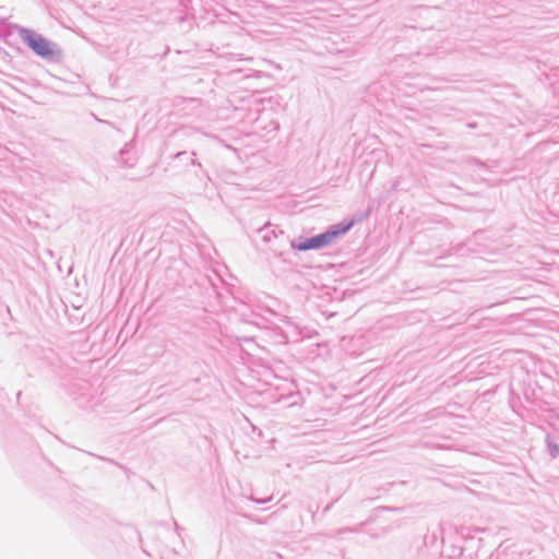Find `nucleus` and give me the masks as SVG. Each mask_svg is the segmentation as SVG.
Returning <instances> with one entry per match:
<instances>
[{
    "label": "nucleus",
    "mask_w": 559,
    "mask_h": 559,
    "mask_svg": "<svg viewBox=\"0 0 559 559\" xmlns=\"http://www.w3.org/2000/svg\"><path fill=\"white\" fill-rule=\"evenodd\" d=\"M356 224L355 219H343L329 226L323 233L311 237H299L289 241L290 248L296 251L319 250L330 246L335 239L346 235Z\"/></svg>",
    "instance_id": "obj_1"
},
{
    "label": "nucleus",
    "mask_w": 559,
    "mask_h": 559,
    "mask_svg": "<svg viewBox=\"0 0 559 559\" xmlns=\"http://www.w3.org/2000/svg\"><path fill=\"white\" fill-rule=\"evenodd\" d=\"M21 40L39 58L47 62L59 63L63 59L62 49L58 44L46 38L34 29L16 25Z\"/></svg>",
    "instance_id": "obj_2"
},
{
    "label": "nucleus",
    "mask_w": 559,
    "mask_h": 559,
    "mask_svg": "<svg viewBox=\"0 0 559 559\" xmlns=\"http://www.w3.org/2000/svg\"><path fill=\"white\" fill-rule=\"evenodd\" d=\"M479 543L480 539H474L473 537L465 539L457 536L451 544H447L444 539H442V554L449 559H472V552L469 550L475 547V544L478 546Z\"/></svg>",
    "instance_id": "obj_3"
},
{
    "label": "nucleus",
    "mask_w": 559,
    "mask_h": 559,
    "mask_svg": "<svg viewBox=\"0 0 559 559\" xmlns=\"http://www.w3.org/2000/svg\"><path fill=\"white\" fill-rule=\"evenodd\" d=\"M259 233L261 234L262 240L265 242H271L273 239H281L284 243L290 241L288 236L285 235L284 230L271 224H266L261 227Z\"/></svg>",
    "instance_id": "obj_4"
},
{
    "label": "nucleus",
    "mask_w": 559,
    "mask_h": 559,
    "mask_svg": "<svg viewBox=\"0 0 559 559\" xmlns=\"http://www.w3.org/2000/svg\"><path fill=\"white\" fill-rule=\"evenodd\" d=\"M195 153L191 152L188 153L186 151L177 152L174 155H171V159L174 162H179L183 167L188 166H197L202 170V165L199 163L195 158Z\"/></svg>",
    "instance_id": "obj_5"
},
{
    "label": "nucleus",
    "mask_w": 559,
    "mask_h": 559,
    "mask_svg": "<svg viewBox=\"0 0 559 559\" xmlns=\"http://www.w3.org/2000/svg\"><path fill=\"white\" fill-rule=\"evenodd\" d=\"M523 395L527 403L538 406L540 409H545V401L543 399H539L536 394V391L534 388H531L530 385L525 386L523 389Z\"/></svg>",
    "instance_id": "obj_6"
},
{
    "label": "nucleus",
    "mask_w": 559,
    "mask_h": 559,
    "mask_svg": "<svg viewBox=\"0 0 559 559\" xmlns=\"http://www.w3.org/2000/svg\"><path fill=\"white\" fill-rule=\"evenodd\" d=\"M130 153V145L129 144H126L123 148L120 150L119 152V164H121L122 166L124 167H133L134 166V163H135V159L134 158H130V157H126L128 156Z\"/></svg>",
    "instance_id": "obj_7"
},
{
    "label": "nucleus",
    "mask_w": 559,
    "mask_h": 559,
    "mask_svg": "<svg viewBox=\"0 0 559 559\" xmlns=\"http://www.w3.org/2000/svg\"><path fill=\"white\" fill-rule=\"evenodd\" d=\"M545 442H546L547 451H548V454L550 455V457H552V459L558 457L559 456V444L556 442L555 438L551 437L550 435H547Z\"/></svg>",
    "instance_id": "obj_8"
},
{
    "label": "nucleus",
    "mask_w": 559,
    "mask_h": 559,
    "mask_svg": "<svg viewBox=\"0 0 559 559\" xmlns=\"http://www.w3.org/2000/svg\"><path fill=\"white\" fill-rule=\"evenodd\" d=\"M366 524V522H361L357 527H354V528H349V527H343V528H340L335 532H332V533H322L321 535L325 536V537H329V538H334L343 533H347V532H359L360 528Z\"/></svg>",
    "instance_id": "obj_9"
},
{
    "label": "nucleus",
    "mask_w": 559,
    "mask_h": 559,
    "mask_svg": "<svg viewBox=\"0 0 559 559\" xmlns=\"http://www.w3.org/2000/svg\"><path fill=\"white\" fill-rule=\"evenodd\" d=\"M438 534L436 532H432V533H427L425 536H424V545L426 547H432L436 545L437 540H438Z\"/></svg>",
    "instance_id": "obj_10"
},
{
    "label": "nucleus",
    "mask_w": 559,
    "mask_h": 559,
    "mask_svg": "<svg viewBox=\"0 0 559 559\" xmlns=\"http://www.w3.org/2000/svg\"><path fill=\"white\" fill-rule=\"evenodd\" d=\"M274 341H275V343H278V344H287L289 342L286 332H284L282 330H278L277 332H275Z\"/></svg>",
    "instance_id": "obj_11"
},
{
    "label": "nucleus",
    "mask_w": 559,
    "mask_h": 559,
    "mask_svg": "<svg viewBox=\"0 0 559 559\" xmlns=\"http://www.w3.org/2000/svg\"><path fill=\"white\" fill-rule=\"evenodd\" d=\"M424 445L426 448L438 449V450H449V449H451V447L445 444V443L432 442V441H426L424 443Z\"/></svg>",
    "instance_id": "obj_12"
},
{
    "label": "nucleus",
    "mask_w": 559,
    "mask_h": 559,
    "mask_svg": "<svg viewBox=\"0 0 559 559\" xmlns=\"http://www.w3.org/2000/svg\"><path fill=\"white\" fill-rule=\"evenodd\" d=\"M263 317L259 313H255V312H252L248 319H246L245 321L248 322V323H251V324H254L257 326L260 325V321L259 320H262Z\"/></svg>",
    "instance_id": "obj_13"
},
{
    "label": "nucleus",
    "mask_w": 559,
    "mask_h": 559,
    "mask_svg": "<svg viewBox=\"0 0 559 559\" xmlns=\"http://www.w3.org/2000/svg\"><path fill=\"white\" fill-rule=\"evenodd\" d=\"M270 500H271V498H269V499H253V501H255L257 503H260V504L266 503Z\"/></svg>",
    "instance_id": "obj_14"
},
{
    "label": "nucleus",
    "mask_w": 559,
    "mask_h": 559,
    "mask_svg": "<svg viewBox=\"0 0 559 559\" xmlns=\"http://www.w3.org/2000/svg\"><path fill=\"white\" fill-rule=\"evenodd\" d=\"M333 503H334V502L329 503V504L323 509L322 513H323V514L328 513V512L331 510V508H332Z\"/></svg>",
    "instance_id": "obj_15"
},
{
    "label": "nucleus",
    "mask_w": 559,
    "mask_h": 559,
    "mask_svg": "<svg viewBox=\"0 0 559 559\" xmlns=\"http://www.w3.org/2000/svg\"><path fill=\"white\" fill-rule=\"evenodd\" d=\"M510 392H511L512 395L515 394V389H514V386L512 384L510 385Z\"/></svg>",
    "instance_id": "obj_16"
},
{
    "label": "nucleus",
    "mask_w": 559,
    "mask_h": 559,
    "mask_svg": "<svg viewBox=\"0 0 559 559\" xmlns=\"http://www.w3.org/2000/svg\"><path fill=\"white\" fill-rule=\"evenodd\" d=\"M477 164H478L479 166H481V167H483V166H485V163H484V162H477Z\"/></svg>",
    "instance_id": "obj_17"
}]
</instances>
